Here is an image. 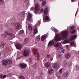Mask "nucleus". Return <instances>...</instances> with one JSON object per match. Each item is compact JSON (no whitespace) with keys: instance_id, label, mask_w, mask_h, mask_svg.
I'll return each instance as SVG.
<instances>
[{"instance_id":"50","label":"nucleus","mask_w":79,"mask_h":79,"mask_svg":"<svg viewBox=\"0 0 79 79\" xmlns=\"http://www.w3.org/2000/svg\"><path fill=\"white\" fill-rule=\"evenodd\" d=\"M60 73L61 74L62 73V69H60Z\"/></svg>"},{"instance_id":"22","label":"nucleus","mask_w":79,"mask_h":79,"mask_svg":"<svg viewBox=\"0 0 79 79\" xmlns=\"http://www.w3.org/2000/svg\"><path fill=\"white\" fill-rule=\"evenodd\" d=\"M29 42V39L27 38H26L25 40H24V42L23 43L24 44H27Z\"/></svg>"},{"instance_id":"1","label":"nucleus","mask_w":79,"mask_h":79,"mask_svg":"<svg viewBox=\"0 0 79 79\" xmlns=\"http://www.w3.org/2000/svg\"><path fill=\"white\" fill-rule=\"evenodd\" d=\"M5 34H2L1 35L2 37H4V38H9V36L11 37L12 36H13V34L11 33L8 34L6 31L5 32Z\"/></svg>"},{"instance_id":"31","label":"nucleus","mask_w":79,"mask_h":79,"mask_svg":"<svg viewBox=\"0 0 79 79\" xmlns=\"http://www.w3.org/2000/svg\"><path fill=\"white\" fill-rule=\"evenodd\" d=\"M24 30H21L20 31L19 34L20 35H21V34H23L24 33Z\"/></svg>"},{"instance_id":"39","label":"nucleus","mask_w":79,"mask_h":79,"mask_svg":"<svg viewBox=\"0 0 79 79\" xmlns=\"http://www.w3.org/2000/svg\"><path fill=\"white\" fill-rule=\"evenodd\" d=\"M40 24V21H39L37 22L36 25L35 26H37V25H38V26H39Z\"/></svg>"},{"instance_id":"57","label":"nucleus","mask_w":79,"mask_h":79,"mask_svg":"<svg viewBox=\"0 0 79 79\" xmlns=\"http://www.w3.org/2000/svg\"><path fill=\"white\" fill-rule=\"evenodd\" d=\"M53 58H52L51 60V61H52V60H53Z\"/></svg>"},{"instance_id":"17","label":"nucleus","mask_w":79,"mask_h":79,"mask_svg":"<svg viewBox=\"0 0 79 79\" xmlns=\"http://www.w3.org/2000/svg\"><path fill=\"white\" fill-rule=\"evenodd\" d=\"M61 45V43L57 42L54 44V46L56 47H60Z\"/></svg>"},{"instance_id":"40","label":"nucleus","mask_w":79,"mask_h":79,"mask_svg":"<svg viewBox=\"0 0 79 79\" xmlns=\"http://www.w3.org/2000/svg\"><path fill=\"white\" fill-rule=\"evenodd\" d=\"M28 16L31 17L32 16V14L31 13H29L28 14Z\"/></svg>"},{"instance_id":"18","label":"nucleus","mask_w":79,"mask_h":79,"mask_svg":"<svg viewBox=\"0 0 79 79\" xmlns=\"http://www.w3.org/2000/svg\"><path fill=\"white\" fill-rule=\"evenodd\" d=\"M70 45L71 46H73L74 47H75V48H76V44L75 43H74V42L73 41H72L70 43Z\"/></svg>"},{"instance_id":"47","label":"nucleus","mask_w":79,"mask_h":79,"mask_svg":"<svg viewBox=\"0 0 79 79\" xmlns=\"http://www.w3.org/2000/svg\"><path fill=\"white\" fill-rule=\"evenodd\" d=\"M47 58H49L50 57V55H47Z\"/></svg>"},{"instance_id":"3","label":"nucleus","mask_w":79,"mask_h":79,"mask_svg":"<svg viewBox=\"0 0 79 79\" xmlns=\"http://www.w3.org/2000/svg\"><path fill=\"white\" fill-rule=\"evenodd\" d=\"M14 27L15 29L18 30L21 28V25L20 23L19 22H17L14 23Z\"/></svg>"},{"instance_id":"48","label":"nucleus","mask_w":79,"mask_h":79,"mask_svg":"<svg viewBox=\"0 0 79 79\" xmlns=\"http://www.w3.org/2000/svg\"><path fill=\"white\" fill-rule=\"evenodd\" d=\"M3 77V74H1L0 75V78H2Z\"/></svg>"},{"instance_id":"52","label":"nucleus","mask_w":79,"mask_h":79,"mask_svg":"<svg viewBox=\"0 0 79 79\" xmlns=\"http://www.w3.org/2000/svg\"><path fill=\"white\" fill-rule=\"evenodd\" d=\"M41 12H44V10H43V8H42L40 10Z\"/></svg>"},{"instance_id":"54","label":"nucleus","mask_w":79,"mask_h":79,"mask_svg":"<svg viewBox=\"0 0 79 79\" xmlns=\"http://www.w3.org/2000/svg\"><path fill=\"white\" fill-rule=\"evenodd\" d=\"M6 75H4L3 76V78H6Z\"/></svg>"},{"instance_id":"60","label":"nucleus","mask_w":79,"mask_h":79,"mask_svg":"<svg viewBox=\"0 0 79 79\" xmlns=\"http://www.w3.org/2000/svg\"><path fill=\"white\" fill-rule=\"evenodd\" d=\"M77 11L76 12V14H75V16H76V15H77Z\"/></svg>"},{"instance_id":"20","label":"nucleus","mask_w":79,"mask_h":79,"mask_svg":"<svg viewBox=\"0 0 79 79\" xmlns=\"http://www.w3.org/2000/svg\"><path fill=\"white\" fill-rule=\"evenodd\" d=\"M54 44V42L53 41H50L49 42L48 44V46L50 47L52 45H53V44Z\"/></svg>"},{"instance_id":"59","label":"nucleus","mask_w":79,"mask_h":79,"mask_svg":"<svg viewBox=\"0 0 79 79\" xmlns=\"http://www.w3.org/2000/svg\"><path fill=\"white\" fill-rule=\"evenodd\" d=\"M75 0H71V1H72V2H73Z\"/></svg>"},{"instance_id":"46","label":"nucleus","mask_w":79,"mask_h":79,"mask_svg":"<svg viewBox=\"0 0 79 79\" xmlns=\"http://www.w3.org/2000/svg\"><path fill=\"white\" fill-rule=\"evenodd\" d=\"M65 52V49H64L62 50L61 51L62 53H64V52Z\"/></svg>"},{"instance_id":"38","label":"nucleus","mask_w":79,"mask_h":79,"mask_svg":"<svg viewBox=\"0 0 79 79\" xmlns=\"http://www.w3.org/2000/svg\"><path fill=\"white\" fill-rule=\"evenodd\" d=\"M45 20L46 21H47L49 19V17H48V16H46L45 18Z\"/></svg>"},{"instance_id":"19","label":"nucleus","mask_w":79,"mask_h":79,"mask_svg":"<svg viewBox=\"0 0 79 79\" xmlns=\"http://www.w3.org/2000/svg\"><path fill=\"white\" fill-rule=\"evenodd\" d=\"M5 41H2L1 43V47L2 48H4V46H5Z\"/></svg>"},{"instance_id":"13","label":"nucleus","mask_w":79,"mask_h":79,"mask_svg":"<svg viewBox=\"0 0 79 79\" xmlns=\"http://www.w3.org/2000/svg\"><path fill=\"white\" fill-rule=\"evenodd\" d=\"M29 55V51H25L23 53V55L25 56H27Z\"/></svg>"},{"instance_id":"8","label":"nucleus","mask_w":79,"mask_h":79,"mask_svg":"<svg viewBox=\"0 0 79 79\" xmlns=\"http://www.w3.org/2000/svg\"><path fill=\"white\" fill-rule=\"evenodd\" d=\"M8 64H9V63L6 60H4L2 61V66H7Z\"/></svg>"},{"instance_id":"45","label":"nucleus","mask_w":79,"mask_h":79,"mask_svg":"<svg viewBox=\"0 0 79 79\" xmlns=\"http://www.w3.org/2000/svg\"><path fill=\"white\" fill-rule=\"evenodd\" d=\"M76 32V30H75L72 31V34H74V33H75Z\"/></svg>"},{"instance_id":"61","label":"nucleus","mask_w":79,"mask_h":79,"mask_svg":"<svg viewBox=\"0 0 79 79\" xmlns=\"http://www.w3.org/2000/svg\"><path fill=\"white\" fill-rule=\"evenodd\" d=\"M2 27H0V29L2 30Z\"/></svg>"},{"instance_id":"7","label":"nucleus","mask_w":79,"mask_h":79,"mask_svg":"<svg viewBox=\"0 0 79 79\" xmlns=\"http://www.w3.org/2000/svg\"><path fill=\"white\" fill-rule=\"evenodd\" d=\"M35 10L37 11H39L40 10V5L39 3H37V4L35 5Z\"/></svg>"},{"instance_id":"6","label":"nucleus","mask_w":79,"mask_h":79,"mask_svg":"<svg viewBox=\"0 0 79 79\" xmlns=\"http://www.w3.org/2000/svg\"><path fill=\"white\" fill-rule=\"evenodd\" d=\"M38 50L37 49H35V48H34L33 49V54L35 55H36L37 54V59H38V58H39V54L38 52H37Z\"/></svg>"},{"instance_id":"11","label":"nucleus","mask_w":79,"mask_h":79,"mask_svg":"<svg viewBox=\"0 0 79 79\" xmlns=\"http://www.w3.org/2000/svg\"><path fill=\"white\" fill-rule=\"evenodd\" d=\"M52 66L54 69H58V67H59V65L57 63H55L53 64Z\"/></svg>"},{"instance_id":"62","label":"nucleus","mask_w":79,"mask_h":79,"mask_svg":"<svg viewBox=\"0 0 79 79\" xmlns=\"http://www.w3.org/2000/svg\"><path fill=\"white\" fill-rule=\"evenodd\" d=\"M77 29H78V31H79V27H78Z\"/></svg>"},{"instance_id":"41","label":"nucleus","mask_w":79,"mask_h":79,"mask_svg":"<svg viewBox=\"0 0 79 79\" xmlns=\"http://www.w3.org/2000/svg\"><path fill=\"white\" fill-rule=\"evenodd\" d=\"M3 0H0V5L3 4Z\"/></svg>"},{"instance_id":"26","label":"nucleus","mask_w":79,"mask_h":79,"mask_svg":"<svg viewBox=\"0 0 79 79\" xmlns=\"http://www.w3.org/2000/svg\"><path fill=\"white\" fill-rule=\"evenodd\" d=\"M46 4H47V2H46L45 1H44L42 2V5L43 6H45V5H46Z\"/></svg>"},{"instance_id":"55","label":"nucleus","mask_w":79,"mask_h":79,"mask_svg":"<svg viewBox=\"0 0 79 79\" xmlns=\"http://www.w3.org/2000/svg\"><path fill=\"white\" fill-rule=\"evenodd\" d=\"M23 2L24 3H25V2H27V0H23Z\"/></svg>"},{"instance_id":"29","label":"nucleus","mask_w":79,"mask_h":79,"mask_svg":"<svg viewBox=\"0 0 79 79\" xmlns=\"http://www.w3.org/2000/svg\"><path fill=\"white\" fill-rule=\"evenodd\" d=\"M63 49V47L62 46H60L58 47L57 48V50H62Z\"/></svg>"},{"instance_id":"27","label":"nucleus","mask_w":79,"mask_h":79,"mask_svg":"<svg viewBox=\"0 0 79 79\" xmlns=\"http://www.w3.org/2000/svg\"><path fill=\"white\" fill-rule=\"evenodd\" d=\"M69 75V72H67V73H64V76H65V77H68V76Z\"/></svg>"},{"instance_id":"44","label":"nucleus","mask_w":79,"mask_h":79,"mask_svg":"<svg viewBox=\"0 0 79 79\" xmlns=\"http://www.w3.org/2000/svg\"><path fill=\"white\" fill-rule=\"evenodd\" d=\"M76 68L77 70H79V66L78 65H76Z\"/></svg>"},{"instance_id":"23","label":"nucleus","mask_w":79,"mask_h":79,"mask_svg":"<svg viewBox=\"0 0 79 79\" xmlns=\"http://www.w3.org/2000/svg\"><path fill=\"white\" fill-rule=\"evenodd\" d=\"M63 43L64 44H68L70 43L69 42V39H67L63 41Z\"/></svg>"},{"instance_id":"21","label":"nucleus","mask_w":79,"mask_h":79,"mask_svg":"<svg viewBox=\"0 0 79 79\" xmlns=\"http://www.w3.org/2000/svg\"><path fill=\"white\" fill-rule=\"evenodd\" d=\"M54 73V71L53 70V69H50L49 70V75H51V74H53Z\"/></svg>"},{"instance_id":"9","label":"nucleus","mask_w":79,"mask_h":79,"mask_svg":"<svg viewBox=\"0 0 79 79\" xmlns=\"http://www.w3.org/2000/svg\"><path fill=\"white\" fill-rule=\"evenodd\" d=\"M15 45L17 49H18V50H21L22 47H21V44L17 43Z\"/></svg>"},{"instance_id":"58","label":"nucleus","mask_w":79,"mask_h":79,"mask_svg":"<svg viewBox=\"0 0 79 79\" xmlns=\"http://www.w3.org/2000/svg\"><path fill=\"white\" fill-rule=\"evenodd\" d=\"M6 26H8V23H6Z\"/></svg>"},{"instance_id":"64","label":"nucleus","mask_w":79,"mask_h":79,"mask_svg":"<svg viewBox=\"0 0 79 79\" xmlns=\"http://www.w3.org/2000/svg\"><path fill=\"white\" fill-rule=\"evenodd\" d=\"M40 0V1H43V0Z\"/></svg>"},{"instance_id":"10","label":"nucleus","mask_w":79,"mask_h":79,"mask_svg":"<svg viewBox=\"0 0 79 79\" xmlns=\"http://www.w3.org/2000/svg\"><path fill=\"white\" fill-rule=\"evenodd\" d=\"M27 67V64H26L22 63L20 65V68L21 69H24Z\"/></svg>"},{"instance_id":"30","label":"nucleus","mask_w":79,"mask_h":79,"mask_svg":"<svg viewBox=\"0 0 79 79\" xmlns=\"http://www.w3.org/2000/svg\"><path fill=\"white\" fill-rule=\"evenodd\" d=\"M58 56L59 58H62V54L60 53V52H58Z\"/></svg>"},{"instance_id":"5","label":"nucleus","mask_w":79,"mask_h":79,"mask_svg":"<svg viewBox=\"0 0 79 79\" xmlns=\"http://www.w3.org/2000/svg\"><path fill=\"white\" fill-rule=\"evenodd\" d=\"M55 39L56 40V42H59V41L61 40L62 38L60 36V34H56Z\"/></svg>"},{"instance_id":"4","label":"nucleus","mask_w":79,"mask_h":79,"mask_svg":"<svg viewBox=\"0 0 79 79\" xmlns=\"http://www.w3.org/2000/svg\"><path fill=\"white\" fill-rule=\"evenodd\" d=\"M48 6H47L44 9V14L43 15L44 20V18H45V16H46V15H47V14H48Z\"/></svg>"},{"instance_id":"2","label":"nucleus","mask_w":79,"mask_h":79,"mask_svg":"<svg viewBox=\"0 0 79 79\" xmlns=\"http://www.w3.org/2000/svg\"><path fill=\"white\" fill-rule=\"evenodd\" d=\"M68 31H64L62 32L61 33V35L63 39H67L68 37Z\"/></svg>"},{"instance_id":"56","label":"nucleus","mask_w":79,"mask_h":79,"mask_svg":"<svg viewBox=\"0 0 79 79\" xmlns=\"http://www.w3.org/2000/svg\"><path fill=\"white\" fill-rule=\"evenodd\" d=\"M67 64L68 66H69L70 65V64H69V63H67Z\"/></svg>"},{"instance_id":"25","label":"nucleus","mask_w":79,"mask_h":79,"mask_svg":"<svg viewBox=\"0 0 79 79\" xmlns=\"http://www.w3.org/2000/svg\"><path fill=\"white\" fill-rule=\"evenodd\" d=\"M13 32V30L11 28L7 30V32L8 33H11V32Z\"/></svg>"},{"instance_id":"42","label":"nucleus","mask_w":79,"mask_h":79,"mask_svg":"<svg viewBox=\"0 0 79 79\" xmlns=\"http://www.w3.org/2000/svg\"><path fill=\"white\" fill-rule=\"evenodd\" d=\"M70 28L71 29V30H73L75 29V27H74V26H72V27H70Z\"/></svg>"},{"instance_id":"36","label":"nucleus","mask_w":79,"mask_h":79,"mask_svg":"<svg viewBox=\"0 0 79 79\" xmlns=\"http://www.w3.org/2000/svg\"><path fill=\"white\" fill-rule=\"evenodd\" d=\"M19 78L20 79H25V78L23 77V76L21 75L19 76Z\"/></svg>"},{"instance_id":"28","label":"nucleus","mask_w":79,"mask_h":79,"mask_svg":"<svg viewBox=\"0 0 79 79\" xmlns=\"http://www.w3.org/2000/svg\"><path fill=\"white\" fill-rule=\"evenodd\" d=\"M45 66L46 67H47V68H48V67H49L50 66V63L48 62L47 63H46L45 64Z\"/></svg>"},{"instance_id":"24","label":"nucleus","mask_w":79,"mask_h":79,"mask_svg":"<svg viewBox=\"0 0 79 79\" xmlns=\"http://www.w3.org/2000/svg\"><path fill=\"white\" fill-rule=\"evenodd\" d=\"M28 29L30 30V31L32 30V25H31L30 24H28Z\"/></svg>"},{"instance_id":"43","label":"nucleus","mask_w":79,"mask_h":79,"mask_svg":"<svg viewBox=\"0 0 79 79\" xmlns=\"http://www.w3.org/2000/svg\"><path fill=\"white\" fill-rule=\"evenodd\" d=\"M27 19L28 21H30V20H31V17L28 16Z\"/></svg>"},{"instance_id":"34","label":"nucleus","mask_w":79,"mask_h":79,"mask_svg":"<svg viewBox=\"0 0 79 79\" xmlns=\"http://www.w3.org/2000/svg\"><path fill=\"white\" fill-rule=\"evenodd\" d=\"M54 30L56 34V33H58V30H57V29L54 28Z\"/></svg>"},{"instance_id":"32","label":"nucleus","mask_w":79,"mask_h":79,"mask_svg":"<svg viewBox=\"0 0 79 79\" xmlns=\"http://www.w3.org/2000/svg\"><path fill=\"white\" fill-rule=\"evenodd\" d=\"M40 35H38L36 37V40L39 42V41H40Z\"/></svg>"},{"instance_id":"16","label":"nucleus","mask_w":79,"mask_h":79,"mask_svg":"<svg viewBox=\"0 0 79 79\" xmlns=\"http://www.w3.org/2000/svg\"><path fill=\"white\" fill-rule=\"evenodd\" d=\"M19 16L21 17L24 18L25 17V15H24V12H22L19 13Z\"/></svg>"},{"instance_id":"53","label":"nucleus","mask_w":79,"mask_h":79,"mask_svg":"<svg viewBox=\"0 0 79 79\" xmlns=\"http://www.w3.org/2000/svg\"><path fill=\"white\" fill-rule=\"evenodd\" d=\"M66 48L67 49H68V45L66 46Z\"/></svg>"},{"instance_id":"12","label":"nucleus","mask_w":79,"mask_h":79,"mask_svg":"<svg viewBox=\"0 0 79 79\" xmlns=\"http://www.w3.org/2000/svg\"><path fill=\"white\" fill-rule=\"evenodd\" d=\"M65 56L66 59H69V58L71 57V54L70 53L68 52L65 54Z\"/></svg>"},{"instance_id":"35","label":"nucleus","mask_w":79,"mask_h":79,"mask_svg":"<svg viewBox=\"0 0 79 79\" xmlns=\"http://www.w3.org/2000/svg\"><path fill=\"white\" fill-rule=\"evenodd\" d=\"M38 31H37V28L35 29L34 30V34H36V33Z\"/></svg>"},{"instance_id":"63","label":"nucleus","mask_w":79,"mask_h":79,"mask_svg":"<svg viewBox=\"0 0 79 79\" xmlns=\"http://www.w3.org/2000/svg\"><path fill=\"white\" fill-rule=\"evenodd\" d=\"M10 74V76H11V74Z\"/></svg>"},{"instance_id":"14","label":"nucleus","mask_w":79,"mask_h":79,"mask_svg":"<svg viewBox=\"0 0 79 79\" xmlns=\"http://www.w3.org/2000/svg\"><path fill=\"white\" fill-rule=\"evenodd\" d=\"M48 35L47 34H46L44 35H43L41 37V40L42 41H44V40L45 39V38L47 37V36Z\"/></svg>"},{"instance_id":"37","label":"nucleus","mask_w":79,"mask_h":79,"mask_svg":"<svg viewBox=\"0 0 79 79\" xmlns=\"http://www.w3.org/2000/svg\"><path fill=\"white\" fill-rule=\"evenodd\" d=\"M8 63H9V64H11L12 63V60H11L9 59L8 60Z\"/></svg>"},{"instance_id":"15","label":"nucleus","mask_w":79,"mask_h":79,"mask_svg":"<svg viewBox=\"0 0 79 79\" xmlns=\"http://www.w3.org/2000/svg\"><path fill=\"white\" fill-rule=\"evenodd\" d=\"M76 37H77V35H74L73 36H70L69 37V39L70 40H74L75 39H76Z\"/></svg>"},{"instance_id":"49","label":"nucleus","mask_w":79,"mask_h":79,"mask_svg":"<svg viewBox=\"0 0 79 79\" xmlns=\"http://www.w3.org/2000/svg\"><path fill=\"white\" fill-rule=\"evenodd\" d=\"M33 10H34V7H31V8L30 9V10L33 11Z\"/></svg>"},{"instance_id":"33","label":"nucleus","mask_w":79,"mask_h":79,"mask_svg":"<svg viewBox=\"0 0 79 79\" xmlns=\"http://www.w3.org/2000/svg\"><path fill=\"white\" fill-rule=\"evenodd\" d=\"M10 49L8 47H6L5 49V51L6 52H8V51H9Z\"/></svg>"},{"instance_id":"51","label":"nucleus","mask_w":79,"mask_h":79,"mask_svg":"<svg viewBox=\"0 0 79 79\" xmlns=\"http://www.w3.org/2000/svg\"><path fill=\"white\" fill-rule=\"evenodd\" d=\"M36 79H42V77H39L38 78H37Z\"/></svg>"}]
</instances>
